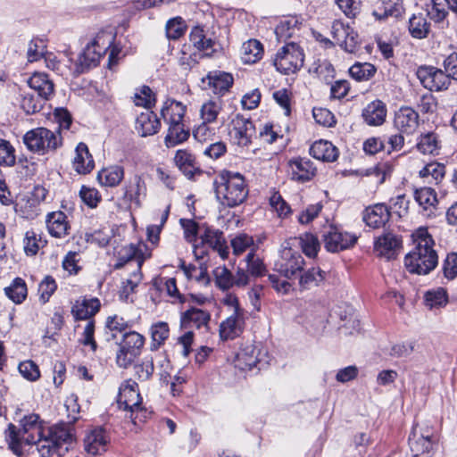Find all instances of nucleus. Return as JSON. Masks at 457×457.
Segmentation results:
<instances>
[{
    "mask_svg": "<svg viewBox=\"0 0 457 457\" xmlns=\"http://www.w3.org/2000/svg\"><path fill=\"white\" fill-rule=\"evenodd\" d=\"M411 237L413 248L406 254L404 265L411 273L428 274L436 268L438 262L434 249L435 241L426 227L418 228L412 232Z\"/></svg>",
    "mask_w": 457,
    "mask_h": 457,
    "instance_id": "obj_1",
    "label": "nucleus"
},
{
    "mask_svg": "<svg viewBox=\"0 0 457 457\" xmlns=\"http://www.w3.org/2000/svg\"><path fill=\"white\" fill-rule=\"evenodd\" d=\"M213 187L217 200L224 207H237L248 196V186L239 172L222 170L214 179Z\"/></svg>",
    "mask_w": 457,
    "mask_h": 457,
    "instance_id": "obj_2",
    "label": "nucleus"
},
{
    "mask_svg": "<svg viewBox=\"0 0 457 457\" xmlns=\"http://www.w3.org/2000/svg\"><path fill=\"white\" fill-rule=\"evenodd\" d=\"M37 414H29L21 420V428L9 424L5 430V438L10 449L17 455L22 452L23 445H32L37 437L44 435L46 429Z\"/></svg>",
    "mask_w": 457,
    "mask_h": 457,
    "instance_id": "obj_3",
    "label": "nucleus"
},
{
    "mask_svg": "<svg viewBox=\"0 0 457 457\" xmlns=\"http://www.w3.org/2000/svg\"><path fill=\"white\" fill-rule=\"evenodd\" d=\"M72 442L73 435L69 428L55 426L47 427L44 435L37 437L32 445H37V450L42 457H62L69 451Z\"/></svg>",
    "mask_w": 457,
    "mask_h": 457,
    "instance_id": "obj_4",
    "label": "nucleus"
},
{
    "mask_svg": "<svg viewBox=\"0 0 457 457\" xmlns=\"http://www.w3.org/2000/svg\"><path fill=\"white\" fill-rule=\"evenodd\" d=\"M113 36L111 33L102 31L87 45L83 52L79 54L73 67L68 70L74 75H79L92 67H96L101 57L113 42Z\"/></svg>",
    "mask_w": 457,
    "mask_h": 457,
    "instance_id": "obj_5",
    "label": "nucleus"
},
{
    "mask_svg": "<svg viewBox=\"0 0 457 457\" xmlns=\"http://www.w3.org/2000/svg\"><path fill=\"white\" fill-rule=\"evenodd\" d=\"M23 143L29 151L45 154L61 147L62 138L59 131L39 127L28 131L23 137Z\"/></svg>",
    "mask_w": 457,
    "mask_h": 457,
    "instance_id": "obj_6",
    "label": "nucleus"
},
{
    "mask_svg": "<svg viewBox=\"0 0 457 457\" xmlns=\"http://www.w3.org/2000/svg\"><path fill=\"white\" fill-rule=\"evenodd\" d=\"M145 337L137 331L125 332L117 344L115 361L118 367L126 369L141 354Z\"/></svg>",
    "mask_w": 457,
    "mask_h": 457,
    "instance_id": "obj_7",
    "label": "nucleus"
},
{
    "mask_svg": "<svg viewBox=\"0 0 457 457\" xmlns=\"http://www.w3.org/2000/svg\"><path fill=\"white\" fill-rule=\"evenodd\" d=\"M304 55L303 49L295 43L282 46L275 55L273 65L283 74H292L303 65Z\"/></svg>",
    "mask_w": 457,
    "mask_h": 457,
    "instance_id": "obj_8",
    "label": "nucleus"
},
{
    "mask_svg": "<svg viewBox=\"0 0 457 457\" xmlns=\"http://www.w3.org/2000/svg\"><path fill=\"white\" fill-rule=\"evenodd\" d=\"M322 237L325 248L331 253L348 249L357 242V237L354 234L343 231L334 225L324 228Z\"/></svg>",
    "mask_w": 457,
    "mask_h": 457,
    "instance_id": "obj_9",
    "label": "nucleus"
},
{
    "mask_svg": "<svg viewBox=\"0 0 457 457\" xmlns=\"http://www.w3.org/2000/svg\"><path fill=\"white\" fill-rule=\"evenodd\" d=\"M254 134V125L249 119L237 115L232 120L228 135L234 145L240 147H247L251 144Z\"/></svg>",
    "mask_w": 457,
    "mask_h": 457,
    "instance_id": "obj_10",
    "label": "nucleus"
},
{
    "mask_svg": "<svg viewBox=\"0 0 457 457\" xmlns=\"http://www.w3.org/2000/svg\"><path fill=\"white\" fill-rule=\"evenodd\" d=\"M417 76L421 84L430 91L447 89L450 84L448 74L432 66L419 68Z\"/></svg>",
    "mask_w": 457,
    "mask_h": 457,
    "instance_id": "obj_11",
    "label": "nucleus"
},
{
    "mask_svg": "<svg viewBox=\"0 0 457 457\" xmlns=\"http://www.w3.org/2000/svg\"><path fill=\"white\" fill-rule=\"evenodd\" d=\"M246 312L237 309L230 312L220 324V337L222 340H230L239 337L245 327Z\"/></svg>",
    "mask_w": 457,
    "mask_h": 457,
    "instance_id": "obj_12",
    "label": "nucleus"
},
{
    "mask_svg": "<svg viewBox=\"0 0 457 457\" xmlns=\"http://www.w3.org/2000/svg\"><path fill=\"white\" fill-rule=\"evenodd\" d=\"M303 264V256L289 248L283 250L280 259L275 263V269L286 278L290 279L302 270Z\"/></svg>",
    "mask_w": 457,
    "mask_h": 457,
    "instance_id": "obj_13",
    "label": "nucleus"
},
{
    "mask_svg": "<svg viewBox=\"0 0 457 457\" xmlns=\"http://www.w3.org/2000/svg\"><path fill=\"white\" fill-rule=\"evenodd\" d=\"M331 34L337 44L348 53H353L359 43L358 34L354 29L340 21H335L332 24Z\"/></svg>",
    "mask_w": 457,
    "mask_h": 457,
    "instance_id": "obj_14",
    "label": "nucleus"
},
{
    "mask_svg": "<svg viewBox=\"0 0 457 457\" xmlns=\"http://www.w3.org/2000/svg\"><path fill=\"white\" fill-rule=\"evenodd\" d=\"M420 115L409 106H403L395 113L394 126L401 133L413 134L419 127Z\"/></svg>",
    "mask_w": 457,
    "mask_h": 457,
    "instance_id": "obj_15",
    "label": "nucleus"
},
{
    "mask_svg": "<svg viewBox=\"0 0 457 457\" xmlns=\"http://www.w3.org/2000/svg\"><path fill=\"white\" fill-rule=\"evenodd\" d=\"M118 403L125 411L135 409L142 403L138 385L133 379L125 380L119 388Z\"/></svg>",
    "mask_w": 457,
    "mask_h": 457,
    "instance_id": "obj_16",
    "label": "nucleus"
},
{
    "mask_svg": "<svg viewBox=\"0 0 457 457\" xmlns=\"http://www.w3.org/2000/svg\"><path fill=\"white\" fill-rule=\"evenodd\" d=\"M110 437L101 428L89 431L84 439L85 451L92 455H98L105 453L108 449Z\"/></svg>",
    "mask_w": 457,
    "mask_h": 457,
    "instance_id": "obj_17",
    "label": "nucleus"
},
{
    "mask_svg": "<svg viewBox=\"0 0 457 457\" xmlns=\"http://www.w3.org/2000/svg\"><path fill=\"white\" fill-rule=\"evenodd\" d=\"M316 172L312 162L307 158L296 157L288 162V174L295 181H308Z\"/></svg>",
    "mask_w": 457,
    "mask_h": 457,
    "instance_id": "obj_18",
    "label": "nucleus"
},
{
    "mask_svg": "<svg viewBox=\"0 0 457 457\" xmlns=\"http://www.w3.org/2000/svg\"><path fill=\"white\" fill-rule=\"evenodd\" d=\"M414 199L420 208L423 216H435L438 204L436 190L429 187H423L414 191Z\"/></svg>",
    "mask_w": 457,
    "mask_h": 457,
    "instance_id": "obj_19",
    "label": "nucleus"
},
{
    "mask_svg": "<svg viewBox=\"0 0 457 457\" xmlns=\"http://www.w3.org/2000/svg\"><path fill=\"white\" fill-rule=\"evenodd\" d=\"M211 315L207 311L193 307L182 314L181 324L185 328H196L205 332L208 330Z\"/></svg>",
    "mask_w": 457,
    "mask_h": 457,
    "instance_id": "obj_20",
    "label": "nucleus"
},
{
    "mask_svg": "<svg viewBox=\"0 0 457 457\" xmlns=\"http://www.w3.org/2000/svg\"><path fill=\"white\" fill-rule=\"evenodd\" d=\"M261 349L253 344H245L236 354L234 363L241 370H252L260 361Z\"/></svg>",
    "mask_w": 457,
    "mask_h": 457,
    "instance_id": "obj_21",
    "label": "nucleus"
},
{
    "mask_svg": "<svg viewBox=\"0 0 457 457\" xmlns=\"http://www.w3.org/2000/svg\"><path fill=\"white\" fill-rule=\"evenodd\" d=\"M146 196V186L141 176L136 174L125 187L124 197L135 207L139 208Z\"/></svg>",
    "mask_w": 457,
    "mask_h": 457,
    "instance_id": "obj_22",
    "label": "nucleus"
},
{
    "mask_svg": "<svg viewBox=\"0 0 457 457\" xmlns=\"http://www.w3.org/2000/svg\"><path fill=\"white\" fill-rule=\"evenodd\" d=\"M49 234L56 238H62L69 234L71 226L64 212L58 211L47 214L46 219Z\"/></svg>",
    "mask_w": 457,
    "mask_h": 457,
    "instance_id": "obj_23",
    "label": "nucleus"
},
{
    "mask_svg": "<svg viewBox=\"0 0 457 457\" xmlns=\"http://www.w3.org/2000/svg\"><path fill=\"white\" fill-rule=\"evenodd\" d=\"M431 436L432 434L428 430L423 432L418 430L417 427L413 428L409 437V445L413 456L430 452L433 446Z\"/></svg>",
    "mask_w": 457,
    "mask_h": 457,
    "instance_id": "obj_24",
    "label": "nucleus"
},
{
    "mask_svg": "<svg viewBox=\"0 0 457 457\" xmlns=\"http://www.w3.org/2000/svg\"><path fill=\"white\" fill-rule=\"evenodd\" d=\"M201 243L213 251H217L222 259L228 256V248L222 232L211 228H205L200 234Z\"/></svg>",
    "mask_w": 457,
    "mask_h": 457,
    "instance_id": "obj_25",
    "label": "nucleus"
},
{
    "mask_svg": "<svg viewBox=\"0 0 457 457\" xmlns=\"http://www.w3.org/2000/svg\"><path fill=\"white\" fill-rule=\"evenodd\" d=\"M390 218V212L386 205L377 204L366 208L363 214V220L367 226L372 228L383 227Z\"/></svg>",
    "mask_w": 457,
    "mask_h": 457,
    "instance_id": "obj_26",
    "label": "nucleus"
},
{
    "mask_svg": "<svg viewBox=\"0 0 457 457\" xmlns=\"http://www.w3.org/2000/svg\"><path fill=\"white\" fill-rule=\"evenodd\" d=\"M161 126L155 113L146 109L136 119L135 129L141 137H147L157 133Z\"/></svg>",
    "mask_w": 457,
    "mask_h": 457,
    "instance_id": "obj_27",
    "label": "nucleus"
},
{
    "mask_svg": "<svg viewBox=\"0 0 457 457\" xmlns=\"http://www.w3.org/2000/svg\"><path fill=\"white\" fill-rule=\"evenodd\" d=\"M205 80L212 92L217 95L226 93L231 87L234 81L230 73L221 71H210L203 81L205 82Z\"/></svg>",
    "mask_w": 457,
    "mask_h": 457,
    "instance_id": "obj_28",
    "label": "nucleus"
},
{
    "mask_svg": "<svg viewBox=\"0 0 457 457\" xmlns=\"http://www.w3.org/2000/svg\"><path fill=\"white\" fill-rule=\"evenodd\" d=\"M100 306V301L97 298L82 297L75 302L71 312L77 320H87L99 311Z\"/></svg>",
    "mask_w": 457,
    "mask_h": 457,
    "instance_id": "obj_29",
    "label": "nucleus"
},
{
    "mask_svg": "<svg viewBox=\"0 0 457 457\" xmlns=\"http://www.w3.org/2000/svg\"><path fill=\"white\" fill-rule=\"evenodd\" d=\"M446 174L445 165L442 162L432 161L425 164L419 170V177L428 184L439 185Z\"/></svg>",
    "mask_w": 457,
    "mask_h": 457,
    "instance_id": "obj_30",
    "label": "nucleus"
},
{
    "mask_svg": "<svg viewBox=\"0 0 457 457\" xmlns=\"http://www.w3.org/2000/svg\"><path fill=\"white\" fill-rule=\"evenodd\" d=\"M28 84L41 99L47 100L54 94V83L45 73L35 72L28 80Z\"/></svg>",
    "mask_w": 457,
    "mask_h": 457,
    "instance_id": "obj_31",
    "label": "nucleus"
},
{
    "mask_svg": "<svg viewBox=\"0 0 457 457\" xmlns=\"http://www.w3.org/2000/svg\"><path fill=\"white\" fill-rule=\"evenodd\" d=\"M403 11L402 0H381V6L375 8L372 15L377 21H382L388 17H401Z\"/></svg>",
    "mask_w": 457,
    "mask_h": 457,
    "instance_id": "obj_32",
    "label": "nucleus"
},
{
    "mask_svg": "<svg viewBox=\"0 0 457 457\" xmlns=\"http://www.w3.org/2000/svg\"><path fill=\"white\" fill-rule=\"evenodd\" d=\"M310 154L317 160L334 162L338 157V149L327 140H319L312 145Z\"/></svg>",
    "mask_w": 457,
    "mask_h": 457,
    "instance_id": "obj_33",
    "label": "nucleus"
},
{
    "mask_svg": "<svg viewBox=\"0 0 457 457\" xmlns=\"http://www.w3.org/2000/svg\"><path fill=\"white\" fill-rule=\"evenodd\" d=\"M386 116V107L380 100L369 104L362 112V117L367 124L370 126L381 125Z\"/></svg>",
    "mask_w": 457,
    "mask_h": 457,
    "instance_id": "obj_34",
    "label": "nucleus"
},
{
    "mask_svg": "<svg viewBox=\"0 0 457 457\" xmlns=\"http://www.w3.org/2000/svg\"><path fill=\"white\" fill-rule=\"evenodd\" d=\"M190 41L193 43L195 47L204 52L207 56L212 55L215 51V41L211 37H208L202 26H195L192 29L190 33Z\"/></svg>",
    "mask_w": 457,
    "mask_h": 457,
    "instance_id": "obj_35",
    "label": "nucleus"
},
{
    "mask_svg": "<svg viewBox=\"0 0 457 457\" xmlns=\"http://www.w3.org/2000/svg\"><path fill=\"white\" fill-rule=\"evenodd\" d=\"M73 168L80 174L89 173L94 168V160L84 143H79L76 147Z\"/></svg>",
    "mask_w": 457,
    "mask_h": 457,
    "instance_id": "obj_36",
    "label": "nucleus"
},
{
    "mask_svg": "<svg viewBox=\"0 0 457 457\" xmlns=\"http://www.w3.org/2000/svg\"><path fill=\"white\" fill-rule=\"evenodd\" d=\"M145 250L146 245L145 244H129L120 250L119 256L124 262L135 260L137 265V270H140L144 261L150 256V253H145Z\"/></svg>",
    "mask_w": 457,
    "mask_h": 457,
    "instance_id": "obj_37",
    "label": "nucleus"
},
{
    "mask_svg": "<svg viewBox=\"0 0 457 457\" xmlns=\"http://www.w3.org/2000/svg\"><path fill=\"white\" fill-rule=\"evenodd\" d=\"M416 147L423 154L437 155L441 149V141L435 132L422 133L417 138Z\"/></svg>",
    "mask_w": 457,
    "mask_h": 457,
    "instance_id": "obj_38",
    "label": "nucleus"
},
{
    "mask_svg": "<svg viewBox=\"0 0 457 457\" xmlns=\"http://www.w3.org/2000/svg\"><path fill=\"white\" fill-rule=\"evenodd\" d=\"M401 239L392 233H386L378 237L375 242V250L381 256L391 258L395 250L401 246Z\"/></svg>",
    "mask_w": 457,
    "mask_h": 457,
    "instance_id": "obj_39",
    "label": "nucleus"
},
{
    "mask_svg": "<svg viewBox=\"0 0 457 457\" xmlns=\"http://www.w3.org/2000/svg\"><path fill=\"white\" fill-rule=\"evenodd\" d=\"M408 30L414 38H426L430 32V22L423 13H414L409 19Z\"/></svg>",
    "mask_w": 457,
    "mask_h": 457,
    "instance_id": "obj_40",
    "label": "nucleus"
},
{
    "mask_svg": "<svg viewBox=\"0 0 457 457\" xmlns=\"http://www.w3.org/2000/svg\"><path fill=\"white\" fill-rule=\"evenodd\" d=\"M186 112V106L175 100H167L162 110L161 114L163 120L168 123H178L183 120Z\"/></svg>",
    "mask_w": 457,
    "mask_h": 457,
    "instance_id": "obj_41",
    "label": "nucleus"
},
{
    "mask_svg": "<svg viewBox=\"0 0 457 457\" xmlns=\"http://www.w3.org/2000/svg\"><path fill=\"white\" fill-rule=\"evenodd\" d=\"M240 54L244 63H255L263 55V46L260 41L249 39L242 45Z\"/></svg>",
    "mask_w": 457,
    "mask_h": 457,
    "instance_id": "obj_42",
    "label": "nucleus"
},
{
    "mask_svg": "<svg viewBox=\"0 0 457 457\" xmlns=\"http://www.w3.org/2000/svg\"><path fill=\"white\" fill-rule=\"evenodd\" d=\"M124 178V169L120 165H112L103 169L97 176L99 182L106 187L118 186Z\"/></svg>",
    "mask_w": 457,
    "mask_h": 457,
    "instance_id": "obj_43",
    "label": "nucleus"
},
{
    "mask_svg": "<svg viewBox=\"0 0 457 457\" xmlns=\"http://www.w3.org/2000/svg\"><path fill=\"white\" fill-rule=\"evenodd\" d=\"M189 137V131L185 129L182 121L169 124L168 133L165 137V145L167 147H173L185 142Z\"/></svg>",
    "mask_w": 457,
    "mask_h": 457,
    "instance_id": "obj_44",
    "label": "nucleus"
},
{
    "mask_svg": "<svg viewBox=\"0 0 457 457\" xmlns=\"http://www.w3.org/2000/svg\"><path fill=\"white\" fill-rule=\"evenodd\" d=\"M5 295L16 304L21 303L27 297V285L21 278H15L10 286L4 287Z\"/></svg>",
    "mask_w": 457,
    "mask_h": 457,
    "instance_id": "obj_45",
    "label": "nucleus"
},
{
    "mask_svg": "<svg viewBox=\"0 0 457 457\" xmlns=\"http://www.w3.org/2000/svg\"><path fill=\"white\" fill-rule=\"evenodd\" d=\"M176 165L187 177L192 178L196 170L195 158L187 150H178L174 158Z\"/></svg>",
    "mask_w": 457,
    "mask_h": 457,
    "instance_id": "obj_46",
    "label": "nucleus"
},
{
    "mask_svg": "<svg viewBox=\"0 0 457 457\" xmlns=\"http://www.w3.org/2000/svg\"><path fill=\"white\" fill-rule=\"evenodd\" d=\"M150 332L152 339L150 349L156 351L169 337L170 329L166 322L159 321L151 326Z\"/></svg>",
    "mask_w": 457,
    "mask_h": 457,
    "instance_id": "obj_47",
    "label": "nucleus"
},
{
    "mask_svg": "<svg viewBox=\"0 0 457 457\" xmlns=\"http://www.w3.org/2000/svg\"><path fill=\"white\" fill-rule=\"evenodd\" d=\"M424 300L426 305L430 309L443 307L448 302L446 290L443 287L428 290L424 295Z\"/></svg>",
    "mask_w": 457,
    "mask_h": 457,
    "instance_id": "obj_48",
    "label": "nucleus"
},
{
    "mask_svg": "<svg viewBox=\"0 0 457 457\" xmlns=\"http://www.w3.org/2000/svg\"><path fill=\"white\" fill-rule=\"evenodd\" d=\"M221 108V102L220 100H209L203 104L200 109V117L203 120V122H214L217 120Z\"/></svg>",
    "mask_w": 457,
    "mask_h": 457,
    "instance_id": "obj_49",
    "label": "nucleus"
},
{
    "mask_svg": "<svg viewBox=\"0 0 457 457\" xmlns=\"http://www.w3.org/2000/svg\"><path fill=\"white\" fill-rule=\"evenodd\" d=\"M166 35L169 39H178L184 35L187 24L183 18L178 16L170 19L166 23Z\"/></svg>",
    "mask_w": 457,
    "mask_h": 457,
    "instance_id": "obj_50",
    "label": "nucleus"
},
{
    "mask_svg": "<svg viewBox=\"0 0 457 457\" xmlns=\"http://www.w3.org/2000/svg\"><path fill=\"white\" fill-rule=\"evenodd\" d=\"M375 72L376 69L374 65L369 62H357L349 69L351 77L358 81L370 79L375 74Z\"/></svg>",
    "mask_w": 457,
    "mask_h": 457,
    "instance_id": "obj_51",
    "label": "nucleus"
},
{
    "mask_svg": "<svg viewBox=\"0 0 457 457\" xmlns=\"http://www.w3.org/2000/svg\"><path fill=\"white\" fill-rule=\"evenodd\" d=\"M303 252L308 257H315L320 250V242L316 236L312 233H305L299 237Z\"/></svg>",
    "mask_w": 457,
    "mask_h": 457,
    "instance_id": "obj_52",
    "label": "nucleus"
},
{
    "mask_svg": "<svg viewBox=\"0 0 457 457\" xmlns=\"http://www.w3.org/2000/svg\"><path fill=\"white\" fill-rule=\"evenodd\" d=\"M215 127L210 125V123L202 122L193 131V136L200 143H209L216 138Z\"/></svg>",
    "mask_w": 457,
    "mask_h": 457,
    "instance_id": "obj_53",
    "label": "nucleus"
},
{
    "mask_svg": "<svg viewBox=\"0 0 457 457\" xmlns=\"http://www.w3.org/2000/svg\"><path fill=\"white\" fill-rule=\"evenodd\" d=\"M324 279V272L320 269L313 267L305 271L300 277V285L304 288H310L318 286Z\"/></svg>",
    "mask_w": 457,
    "mask_h": 457,
    "instance_id": "obj_54",
    "label": "nucleus"
},
{
    "mask_svg": "<svg viewBox=\"0 0 457 457\" xmlns=\"http://www.w3.org/2000/svg\"><path fill=\"white\" fill-rule=\"evenodd\" d=\"M141 278L142 273L140 270L132 272L130 278L122 282L120 290V298L123 301H128L129 295L134 293L136 287L138 286Z\"/></svg>",
    "mask_w": 457,
    "mask_h": 457,
    "instance_id": "obj_55",
    "label": "nucleus"
},
{
    "mask_svg": "<svg viewBox=\"0 0 457 457\" xmlns=\"http://www.w3.org/2000/svg\"><path fill=\"white\" fill-rule=\"evenodd\" d=\"M48 190L45 187L40 185H37L34 187L32 192L30 193V195L28 198V204H29V207L33 208L31 210V215L38 214L37 206L46 200Z\"/></svg>",
    "mask_w": 457,
    "mask_h": 457,
    "instance_id": "obj_56",
    "label": "nucleus"
},
{
    "mask_svg": "<svg viewBox=\"0 0 457 457\" xmlns=\"http://www.w3.org/2000/svg\"><path fill=\"white\" fill-rule=\"evenodd\" d=\"M44 99L35 96L30 93H24L21 100V107L27 114H33L38 112L43 105Z\"/></svg>",
    "mask_w": 457,
    "mask_h": 457,
    "instance_id": "obj_57",
    "label": "nucleus"
},
{
    "mask_svg": "<svg viewBox=\"0 0 457 457\" xmlns=\"http://www.w3.org/2000/svg\"><path fill=\"white\" fill-rule=\"evenodd\" d=\"M298 23L297 19L291 17L285 19L279 22L275 29V33L279 40L289 38L294 34V31Z\"/></svg>",
    "mask_w": 457,
    "mask_h": 457,
    "instance_id": "obj_58",
    "label": "nucleus"
},
{
    "mask_svg": "<svg viewBox=\"0 0 457 457\" xmlns=\"http://www.w3.org/2000/svg\"><path fill=\"white\" fill-rule=\"evenodd\" d=\"M18 370L21 375L29 381H36L40 377L38 366L31 360L21 361Z\"/></svg>",
    "mask_w": 457,
    "mask_h": 457,
    "instance_id": "obj_59",
    "label": "nucleus"
},
{
    "mask_svg": "<svg viewBox=\"0 0 457 457\" xmlns=\"http://www.w3.org/2000/svg\"><path fill=\"white\" fill-rule=\"evenodd\" d=\"M215 282L219 288L228 290L233 287V273H231L226 267H218L215 271Z\"/></svg>",
    "mask_w": 457,
    "mask_h": 457,
    "instance_id": "obj_60",
    "label": "nucleus"
},
{
    "mask_svg": "<svg viewBox=\"0 0 457 457\" xmlns=\"http://www.w3.org/2000/svg\"><path fill=\"white\" fill-rule=\"evenodd\" d=\"M57 288L55 280L51 276H46L38 286L40 300L45 303Z\"/></svg>",
    "mask_w": 457,
    "mask_h": 457,
    "instance_id": "obj_61",
    "label": "nucleus"
},
{
    "mask_svg": "<svg viewBox=\"0 0 457 457\" xmlns=\"http://www.w3.org/2000/svg\"><path fill=\"white\" fill-rule=\"evenodd\" d=\"M253 245L252 237L246 234H239L231 240L233 253L237 255L243 253L247 248Z\"/></svg>",
    "mask_w": 457,
    "mask_h": 457,
    "instance_id": "obj_62",
    "label": "nucleus"
},
{
    "mask_svg": "<svg viewBox=\"0 0 457 457\" xmlns=\"http://www.w3.org/2000/svg\"><path fill=\"white\" fill-rule=\"evenodd\" d=\"M247 270L252 276L261 277L265 273V266L262 261L255 256L252 251L246 255Z\"/></svg>",
    "mask_w": 457,
    "mask_h": 457,
    "instance_id": "obj_63",
    "label": "nucleus"
},
{
    "mask_svg": "<svg viewBox=\"0 0 457 457\" xmlns=\"http://www.w3.org/2000/svg\"><path fill=\"white\" fill-rule=\"evenodd\" d=\"M444 275L447 279L457 277V253H452L446 256L443 266Z\"/></svg>",
    "mask_w": 457,
    "mask_h": 457,
    "instance_id": "obj_64",
    "label": "nucleus"
}]
</instances>
